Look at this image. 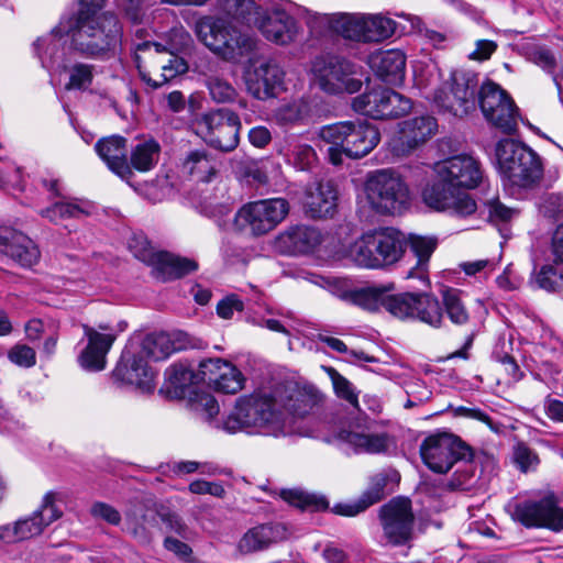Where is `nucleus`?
<instances>
[{
    "label": "nucleus",
    "instance_id": "f257e3e1",
    "mask_svg": "<svg viewBox=\"0 0 563 563\" xmlns=\"http://www.w3.org/2000/svg\"><path fill=\"white\" fill-rule=\"evenodd\" d=\"M483 178L479 163L470 155H456L434 165V178L426 186L422 198L427 206L456 217H467L477 203L465 189L478 186Z\"/></svg>",
    "mask_w": 563,
    "mask_h": 563
},
{
    "label": "nucleus",
    "instance_id": "f03ea898",
    "mask_svg": "<svg viewBox=\"0 0 563 563\" xmlns=\"http://www.w3.org/2000/svg\"><path fill=\"white\" fill-rule=\"evenodd\" d=\"M194 347L189 343L187 333L177 331L173 333L157 332L147 334L134 352L125 350L114 369V376L145 391L154 388L155 371L150 362L167 358L172 353Z\"/></svg>",
    "mask_w": 563,
    "mask_h": 563
},
{
    "label": "nucleus",
    "instance_id": "7ed1b4c3",
    "mask_svg": "<svg viewBox=\"0 0 563 563\" xmlns=\"http://www.w3.org/2000/svg\"><path fill=\"white\" fill-rule=\"evenodd\" d=\"M217 428L228 433L256 431L273 437L289 432L280 401L266 393L239 398L232 411L217 423Z\"/></svg>",
    "mask_w": 563,
    "mask_h": 563
},
{
    "label": "nucleus",
    "instance_id": "20e7f679",
    "mask_svg": "<svg viewBox=\"0 0 563 563\" xmlns=\"http://www.w3.org/2000/svg\"><path fill=\"white\" fill-rule=\"evenodd\" d=\"M71 48L92 58L115 53L122 41V26L113 13L79 10L74 27H70Z\"/></svg>",
    "mask_w": 563,
    "mask_h": 563
},
{
    "label": "nucleus",
    "instance_id": "39448f33",
    "mask_svg": "<svg viewBox=\"0 0 563 563\" xmlns=\"http://www.w3.org/2000/svg\"><path fill=\"white\" fill-rule=\"evenodd\" d=\"M198 40L219 58L240 63L256 48V38L250 32L238 29L231 21L207 15L200 18L195 25Z\"/></svg>",
    "mask_w": 563,
    "mask_h": 563
},
{
    "label": "nucleus",
    "instance_id": "423d86ee",
    "mask_svg": "<svg viewBox=\"0 0 563 563\" xmlns=\"http://www.w3.org/2000/svg\"><path fill=\"white\" fill-rule=\"evenodd\" d=\"M318 135L331 145L328 155L333 165H340L343 155L353 159L366 156L380 141L378 129L366 121H342L324 125Z\"/></svg>",
    "mask_w": 563,
    "mask_h": 563
},
{
    "label": "nucleus",
    "instance_id": "0eeeda50",
    "mask_svg": "<svg viewBox=\"0 0 563 563\" xmlns=\"http://www.w3.org/2000/svg\"><path fill=\"white\" fill-rule=\"evenodd\" d=\"M135 62L141 79L154 89L188 70L184 58L155 42L135 44Z\"/></svg>",
    "mask_w": 563,
    "mask_h": 563
},
{
    "label": "nucleus",
    "instance_id": "6e6552de",
    "mask_svg": "<svg viewBox=\"0 0 563 563\" xmlns=\"http://www.w3.org/2000/svg\"><path fill=\"white\" fill-rule=\"evenodd\" d=\"M365 191L372 208L380 213L399 212L410 200V190L406 180L391 168L369 173Z\"/></svg>",
    "mask_w": 563,
    "mask_h": 563
},
{
    "label": "nucleus",
    "instance_id": "1a4fd4ad",
    "mask_svg": "<svg viewBox=\"0 0 563 563\" xmlns=\"http://www.w3.org/2000/svg\"><path fill=\"white\" fill-rule=\"evenodd\" d=\"M289 213V203L284 198H269L242 206L235 213L236 231L252 236H262L273 231Z\"/></svg>",
    "mask_w": 563,
    "mask_h": 563
},
{
    "label": "nucleus",
    "instance_id": "9d476101",
    "mask_svg": "<svg viewBox=\"0 0 563 563\" xmlns=\"http://www.w3.org/2000/svg\"><path fill=\"white\" fill-rule=\"evenodd\" d=\"M319 88L329 95L355 93L362 87L358 67L340 56H322L312 64Z\"/></svg>",
    "mask_w": 563,
    "mask_h": 563
},
{
    "label": "nucleus",
    "instance_id": "9b49d317",
    "mask_svg": "<svg viewBox=\"0 0 563 563\" xmlns=\"http://www.w3.org/2000/svg\"><path fill=\"white\" fill-rule=\"evenodd\" d=\"M479 88L477 74L455 71L451 81L434 92L433 102L443 112L463 117L476 109Z\"/></svg>",
    "mask_w": 563,
    "mask_h": 563
},
{
    "label": "nucleus",
    "instance_id": "f8f14e48",
    "mask_svg": "<svg viewBox=\"0 0 563 563\" xmlns=\"http://www.w3.org/2000/svg\"><path fill=\"white\" fill-rule=\"evenodd\" d=\"M241 128L240 117L227 108L206 112L196 120L197 133L208 145L222 152L238 147Z\"/></svg>",
    "mask_w": 563,
    "mask_h": 563
},
{
    "label": "nucleus",
    "instance_id": "ddd939ff",
    "mask_svg": "<svg viewBox=\"0 0 563 563\" xmlns=\"http://www.w3.org/2000/svg\"><path fill=\"white\" fill-rule=\"evenodd\" d=\"M389 313L400 320H418L439 329L444 322L441 301L426 292H402L389 300Z\"/></svg>",
    "mask_w": 563,
    "mask_h": 563
},
{
    "label": "nucleus",
    "instance_id": "4468645a",
    "mask_svg": "<svg viewBox=\"0 0 563 563\" xmlns=\"http://www.w3.org/2000/svg\"><path fill=\"white\" fill-rule=\"evenodd\" d=\"M353 109L375 120L401 117L412 107L411 100L384 87L366 91L353 100Z\"/></svg>",
    "mask_w": 563,
    "mask_h": 563
},
{
    "label": "nucleus",
    "instance_id": "2eb2a0df",
    "mask_svg": "<svg viewBox=\"0 0 563 563\" xmlns=\"http://www.w3.org/2000/svg\"><path fill=\"white\" fill-rule=\"evenodd\" d=\"M422 460L430 470L444 474L468 453V446L452 433H438L428 437L421 444Z\"/></svg>",
    "mask_w": 563,
    "mask_h": 563
},
{
    "label": "nucleus",
    "instance_id": "dca6fc26",
    "mask_svg": "<svg viewBox=\"0 0 563 563\" xmlns=\"http://www.w3.org/2000/svg\"><path fill=\"white\" fill-rule=\"evenodd\" d=\"M383 533L388 543L402 545L411 540L415 517L411 501L405 497H395L379 509Z\"/></svg>",
    "mask_w": 563,
    "mask_h": 563
},
{
    "label": "nucleus",
    "instance_id": "f3484780",
    "mask_svg": "<svg viewBox=\"0 0 563 563\" xmlns=\"http://www.w3.org/2000/svg\"><path fill=\"white\" fill-rule=\"evenodd\" d=\"M510 514L516 521L527 528H549L554 531L563 529V508L558 507V501L552 495L538 501L516 503Z\"/></svg>",
    "mask_w": 563,
    "mask_h": 563
},
{
    "label": "nucleus",
    "instance_id": "a211bd4d",
    "mask_svg": "<svg viewBox=\"0 0 563 563\" xmlns=\"http://www.w3.org/2000/svg\"><path fill=\"white\" fill-rule=\"evenodd\" d=\"M134 254L139 260L151 265L153 276L162 282L180 278L198 268L194 260L167 252H153L146 241L140 251H134Z\"/></svg>",
    "mask_w": 563,
    "mask_h": 563
},
{
    "label": "nucleus",
    "instance_id": "6ab92c4d",
    "mask_svg": "<svg viewBox=\"0 0 563 563\" xmlns=\"http://www.w3.org/2000/svg\"><path fill=\"white\" fill-rule=\"evenodd\" d=\"M284 77L285 71L280 65L274 59H268L246 71L244 79L249 93L255 99L267 100L276 97L283 89Z\"/></svg>",
    "mask_w": 563,
    "mask_h": 563
},
{
    "label": "nucleus",
    "instance_id": "aec40b11",
    "mask_svg": "<svg viewBox=\"0 0 563 563\" xmlns=\"http://www.w3.org/2000/svg\"><path fill=\"white\" fill-rule=\"evenodd\" d=\"M397 135L391 140V151L404 156L430 139L437 131L438 124L433 117H416L398 124Z\"/></svg>",
    "mask_w": 563,
    "mask_h": 563
},
{
    "label": "nucleus",
    "instance_id": "412c9836",
    "mask_svg": "<svg viewBox=\"0 0 563 563\" xmlns=\"http://www.w3.org/2000/svg\"><path fill=\"white\" fill-rule=\"evenodd\" d=\"M57 498V493H46L37 510L29 518L18 520L13 526H9L13 543L41 534L47 526L60 518L62 511L55 506Z\"/></svg>",
    "mask_w": 563,
    "mask_h": 563
},
{
    "label": "nucleus",
    "instance_id": "4be33fe9",
    "mask_svg": "<svg viewBox=\"0 0 563 563\" xmlns=\"http://www.w3.org/2000/svg\"><path fill=\"white\" fill-rule=\"evenodd\" d=\"M82 330L88 343L79 355V363L88 371H102L106 367V356L115 341V335L108 332L109 325L102 323L98 325V329L82 324Z\"/></svg>",
    "mask_w": 563,
    "mask_h": 563
},
{
    "label": "nucleus",
    "instance_id": "5701e85b",
    "mask_svg": "<svg viewBox=\"0 0 563 563\" xmlns=\"http://www.w3.org/2000/svg\"><path fill=\"white\" fill-rule=\"evenodd\" d=\"M0 256H7L22 267H32L40 261V250L24 233L11 227H0Z\"/></svg>",
    "mask_w": 563,
    "mask_h": 563
},
{
    "label": "nucleus",
    "instance_id": "b1692460",
    "mask_svg": "<svg viewBox=\"0 0 563 563\" xmlns=\"http://www.w3.org/2000/svg\"><path fill=\"white\" fill-rule=\"evenodd\" d=\"M252 25L256 26L268 41L279 45L294 42L298 34L295 19L282 9H274L271 12L260 10L258 20Z\"/></svg>",
    "mask_w": 563,
    "mask_h": 563
},
{
    "label": "nucleus",
    "instance_id": "393cba45",
    "mask_svg": "<svg viewBox=\"0 0 563 563\" xmlns=\"http://www.w3.org/2000/svg\"><path fill=\"white\" fill-rule=\"evenodd\" d=\"M288 538L287 528L282 523H262L250 528L239 540L236 550L243 554H253L269 549Z\"/></svg>",
    "mask_w": 563,
    "mask_h": 563
},
{
    "label": "nucleus",
    "instance_id": "a878e982",
    "mask_svg": "<svg viewBox=\"0 0 563 563\" xmlns=\"http://www.w3.org/2000/svg\"><path fill=\"white\" fill-rule=\"evenodd\" d=\"M305 213L313 219L332 217L338 206V190L331 181H318L307 187L302 199Z\"/></svg>",
    "mask_w": 563,
    "mask_h": 563
},
{
    "label": "nucleus",
    "instance_id": "bb28decb",
    "mask_svg": "<svg viewBox=\"0 0 563 563\" xmlns=\"http://www.w3.org/2000/svg\"><path fill=\"white\" fill-rule=\"evenodd\" d=\"M95 150L109 169L121 179L128 180L133 172L128 162L126 140L119 135H112L99 140Z\"/></svg>",
    "mask_w": 563,
    "mask_h": 563
},
{
    "label": "nucleus",
    "instance_id": "cd10ccee",
    "mask_svg": "<svg viewBox=\"0 0 563 563\" xmlns=\"http://www.w3.org/2000/svg\"><path fill=\"white\" fill-rule=\"evenodd\" d=\"M373 71L385 82L401 84L406 71V55L400 49L378 51L369 56Z\"/></svg>",
    "mask_w": 563,
    "mask_h": 563
},
{
    "label": "nucleus",
    "instance_id": "c85d7f7f",
    "mask_svg": "<svg viewBox=\"0 0 563 563\" xmlns=\"http://www.w3.org/2000/svg\"><path fill=\"white\" fill-rule=\"evenodd\" d=\"M376 247L377 256H368V263L384 268L397 263L405 253V236L395 230L377 231V239L369 243Z\"/></svg>",
    "mask_w": 563,
    "mask_h": 563
},
{
    "label": "nucleus",
    "instance_id": "c756f323",
    "mask_svg": "<svg viewBox=\"0 0 563 563\" xmlns=\"http://www.w3.org/2000/svg\"><path fill=\"white\" fill-rule=\"evenodd\" d=\"M277 243L286 253L307 254L321 243V234L316 228L298 224L280 233Z\"/></svg>",
    "mask_w": 563,
    "mask_h": 563
},
{
    "label": "nucleus",
    "instance_id": "7c9ffc66",
    "mask_svg": "<svg viewBox=\"0 0 563 563\" xmlns=\"http://www.w3.org/2000/svg\"><path fill=\"white\" fill-rule=\"evenodd\" d=\"M518 166L503 177L512 186L520 188H532L537 186L543 177V165L541 157L531 148L529 153H521Z\"/></svg>",
    "mask_w": 563,
    "mask_h": 563
},
{
    "label": "nucleus",
    "instance_id": "2f4dec72",
    "mask_svg": "<svg viewBox=\"0 0 563 563\" xmlns=\"http://www.w3.org/2000/svg\"><path fill=\"white\" fill-rule=\"evenodd\" d=\"M409 245L417 257L416 265L411 267L406 278H417L421 282H428V264L432 253L438 246V239L431 235H419L410 233L405 238V246Z\"/></svg>",
    "mask_w": 563,
    "mask_h": 563
},
{
    "label": "nucleus",
    "instance_id": "473e14b6",
    "mask_svg": "<svg viewBox=\"0 0 563 563\" xmlns=\"http://www.w3.org/2000/svg\"><path fill=\"white\" fill-rule=\"evenodd\" d=\"M64 43V34L60 27L53 29L48 34L38 37L34 42V52L45 69L53 71L62 69Z\"/></svg>",
    "mask_w": 563,
    "mask_h": 563
},
{
    "label": "nucleus",
    "instance_id": "72a5a7b5",
    "mask_svg": "<svg viewBox=\"0 0 563 563\" xmlns=\"http://www.w3.org/2000/svg\"><path fill=\"white\" fill-rule=\"evenodd\" d=\"M338 438L356 453L379 454L386 452L390 446V439L386 433L342 430Z\"/></svg>",
    "mask_w": 563,
    "mask_h": 563
},
{
    "label": "nucleus",
    "instance_id": "f704fd0d",
    "mask_svg": "<svg viewBox=\"0 0 563 563\" xmlns=\"http://www.w3.org/2000/svg\"><path fill=\"white\" fill-rule=\"evenodd\" d=\"M386 484L387 478L384 475H376L373 477L371 486L356 501L338 504L333 507V512L341 516L354 517L365 511L368 507L384 498Z\"/></svg>",
    "mask_w": 563,
    "mask_h": 563
},
{
    "label": "nucleus",
    "instance_id": "c9c22d12",
    "mask_svg": "<svg viewBox=\"0 0 563 563\" xmlns=\"http://www.w3.org/2000/svg\"><path fill=\"white\" fill-rule=\"evenodd\" d=\"M393 285L366 286L351 290L347 294L349 300L364 310L377 311L384 307L389 312L388 302L397 295H390Z\"/></svg>",
    "mask_w": 563,
    "mask_h": 563
},
{
    "label": "nucleus",
    "instance_id": "e433bc0d",
    "mask_svg": "<svg viewBox=\"0 0 563 563\" xmlns=\"http://www.w3.org/2000/svg\"><path fill=\"white\" fill-rule=\"evenodd\" d=\"M321 394L313 387H296L290 390L285 400H279L282 408L296 417L310 413L321 401Z\"/></svg>",
    "mask_w": 563,
    "mask_h": 563
},
{
    "label": "nucleus",
    "instance_id": "4c0bfd02",
    "mask_svg": "<svg viewBox=\"0 0 563 563\" xmlns=\"http://www.w3.org/2000/svg\"><path fill=\"white\" fill-rule=\"evenodd\" d=\"M40 216L52 223H58L67 219H80L91 213V206L88 202L76 199H60L53 202L49 207L41 209Z\"/></svg>",
    "mask_w": 563,
    "mask_h": 563
},
{
    "label": "nucleus",
    "instance_id": "58836bf2",
    "mask_svg": "<svg viewBox=\"0 0 563 563\" xmlns=\"http://www.w3.org/2000/svg\"><path fill=\"white\" fill-rule=\"evenodd\" d=\"M183 172L197 181L207 183L217 172V162L205 150H195L187 154Z\"/></svg>",
    "mask_w": 563,
    "mask_h": 563
},
{
    "label": "nucleus",
    "instance_id": "ea45409f",
    "mask_svg": "<svg viewBox=\"0 0 563 563\" xmlns=\"http://www.w3.org/2000/svg\"><path fill=\"white\" fill-rule=\"evenodd\" d=\"M531 148L526 144L512 139L500 140L495 147V156L501 176L518 166L521 153H529Z\"/></svg>",
    "mask_w": 563,
    "mask_h": 563
},
{
    "label": "nucleus",
    "instance_id": "a19ab883",
    "mask_svg": "<svg viewBox=\"0 0 563 563\" xmlns=\"http://www.w3.org/2000/svg\"><path fill=\"white\" fill-rule=\"evenodd\" d=\"M361 42H380L393 36L396 30V22L390 18L374 14H363Z\"/></svg>",
    "mask_w": 563,
    "mask_h": 563
},
{
    "label": "nucleus",
    "instance_id": "79ce46f5",
    "mask_svg": "<svg viewBox=\"0 0 563 563\" xmlns=\"http://www.w3.org/2000/svg\"><path fill=\"white\" fill-rule=\"evenodd\" d=\"M376 239L377 231L364 233L344 250V256L360 267L377 269V265L367 260L368 256H377L376 247L368 246Z\"/></svg>",
    "mask_w": 563,
    "mask_h": 563
},
{
    "label": "nucleus",
    "instance_id": "37998d69",
    "mask_svg": "<svg viewBox=\"0 0 563 563\" xmlns=\"http://www.w3.org/2000/svg\"><path fill=\"white\" fill-rule=\"evenodd\" d=\"M161 146L154 139L141 140L131 151V165L139 172L151 170L158 162Z\"/></svg>",
    "mask_w": 563,
    "mask_h": 563
},
{
    "label": "nucleus",
    "instance_id": "c03bdc74",
    "mask_svg": "<svg viewBox=\"0 0 563 563\" xmlns=\"http://www.w3.org/2000/svg\"><path fill=\"white\" fill-rule=\"evenodd\" d=\"M441 305L442 312L445 311L449 320L453 324L465 325L470 322L471 316L460 290L454 288L444 289L442 291Z\"/></svg>",
    "mask_w": 563,
    "mask_h": 563
},
{
    "label": "nucleus",
    "instance_id": "a18cd8bd",
    "mask_svg": "<svg viewBox=\"0 0 563 563\" xmlns=\"http://www.w3.org/2000/svg\"><path fill=\"white\" fill-rule=\"evenodd\" d=\"M211 100L216 103H232L238 100L241 108L246 107L245 99H239V92L233 85L219 76H211L206 80Z\"/></svg>",
    "mask_w": 563,
    "mask_h": 563
},
{
    "label": "nucleus",
    "instance_id": "49530a36",
    "mask_svg": "<svg viewBox=\"0 0 563 563\" xmlns=\"http://www.w3.org/2000/svg\"><path fill=\"white\" fill-rule=\"evenodd\" d=\"M483 114L493 126L506 134H511L517 130L518 110L512 99L504 102L498 108H494L492 113Z\"/></svg>",
    "mask_w": 563,
    "mask_h": 563
},
{
    "label": "nucleus",
    "instance_id": "de8ad7c7",
    "mask_svg": "<svg viewBox=\"0 0 563 563\" xmlns=\"http://www.w3.org/2000/svg\"><path fill=\"white\" fill-rule=\"evenodd\" d=\"M220 9L228 15L241 20L247 25L258 20L260 7L253 0H218Z\"/></svg>",
    "mask_w": 563,
    "mask_h": 563
},
{
    "label": "nucleus",
    "instance_id": "09e8293b",
    "mask_svg": "<svg viewBox=\"0 0 563 563\" xmlns=\"http://www.w3.org/2000/svg\"><path fill=\"white\" fill-rule=\"evenodd\" d=\"M284 154L289 157V161L299 170H310L318 162L316 151L312 146L299 143L294 139L287 140V147Z\"/></svg>",
    "mask_w": 563,
    "mask_h": 563
},
{
    "label": "nucleus",
    "instance_id": "8fccbe9b",
    "mask_svg": "<svg viewBox=\"0 0 563 563\" xmlns=\"http://www.w3.org/2000/svg\"><path fill=\"white\" fill-rule=\"evenodd\" d=\"M93 70V65L75 63L68 67L63 64L58 73L65 71L68 75V81L65 84L66 90H86L92 84Z\"/></svg>",
    "mask_w": 563,
    "mask_h": 563
},
{
    "label": "nucleus",
    "instance_id": "3c124183",
    "mask_svg": "<svg viewBox=\"0 0 563 563\" xmlns=\"http://www.w3.org/2000/svg\"><path fill=\"white\" fill-rule=\"evenodd\" d=\"M510 99V96L497 84L487 80L479 88L477 103L483 113H492L494 108H498Z\"/></svg>",
    "mask_w": 563,
    "mask_h": 563
},
{
    "label": "nucleus",
    "instance_id": "603ef678",
    "mask_svg": "<svg viewBox=\"0 0 563 563\" xmlns=\"http://www.w3.org/2000/svg\"><path fill=\"white\" fill-rule=\"evenodd\" d=\"M333 33H336L344 38L361 42L363 14L352 13H336L334 20Z\"/></svg>",
    "mask_w": 563,
    "mask_h": 563
},
{
    "label": "nucleus",
    "instance_id": "864d4df0",
    "mask_svg": "<svg viewBox=\"0 0 563 563\" xmlns=\"http://www.w3.org/2000/svg\"><path fill=\"white\" fill-rule=\"evenodd\" d=\"M296 13L306 19L307 25L309 26L312 33L317 35H323L327 34L328 32H333L336 13L321 14L300 5H297Z\"/></svg>",
    "mask_w": 563,
    "mask_h": 563
},
{
    "label": "nucleus",
    "instance_id": "5fc2aeb1",
    "mask_svg": "<svg viewBox=\"0 0 563 563\" xmlns=\"http://www.w3.org/2000/svg\"><path fill=\"white\" fill-rule=\"evenodd\" d=\"M244 377L232 364L223 366V372L218 377L214 388L224 394H235L243 388Z\"/></svg>",
    "mask_w": 563,
    "mask_h": 563
},
{
    "label": "nucleus",
    "instance_id": "6e6d98bb",
    "mask_svg": "<svg viewBox=\"0 0 563 563\" xmlns=\"http://www.w3.org/2000/svg\"><path fill=\"white\" fill-rule=\"evenodd\" d=\"M280 497L288 504L299 508H305L310 505L316 506L317 509L328 507V501L324 497H317L316 495L308 494L297 488L283 489L280 492Z\"/></svg>",
    "mask_w": 563,
    "mask_h": 563
},
{
    "label": "nucleus",
    "instance_id": "4d7b16f0",
    "mask_svg": "<svg viewBox=\"0 0 563 563\" xmlns=\"http://www.w3.org/2000/svg\"><path fill=\"white\" fill-rule=\"evenodd\" d=\"M165 377L170 387L181 389L190 384H196L197 373H194L185 364H173L165 371Z\"/></svg>",
    "mask_w": 563,
    "mask_h": 563
},
{
    "label": "nucleus",
    "instance_id": "13d9d810",
    "mask_svg": "<svg viewBox=\"0 0 563 563\" xmlns=\"http://www.w3.org/2000/svg\"><path fill=\"white\" fill-rule=\"evenodd\" d=\"M329 376L332 380L334 391L338 397L347 401L351 406L358 407V395L354 386L344 376H342L334 368L328 369Z\"/></svg>",
    "mask_w": 563,
    "mask_h": 563
},
{
    "label": "nucleus",
    "instance_id": "bf43d9fd",
    "mask_svg": "<svg viewBox=\"0 0 563 563\" xmlns=\"http://www.w3.org/2000/svg\"><path fill=\"white\" fill-rule=\"evenodd\" d=\"M190 404L192 409L208 421L214 419L220 411L217 399L209 393H195Z\"/></svg>",
    "mask_w": 563,
    "mask_h": 563
},
{
    "label": "nucleus",
    "instance_id": "052dcab7",
    "mask_svg": "<svg viewBox=\"0 0 563 563\" xmlns=\"http://www.w3.org/2000/svg\"><path fill=\"white\" fill-rule=\"evenodd\" d=\"M225 365H230V362L219 357L201 361L197 372V382H203L210 386H214Z\"/></svg>",
    "mask_w": 563,
    "mask_h": 563
},
{
    "label": "nucleus",
    "instance_id": "680f3d73",
    "mask_svg": "<svg viewBox=\"0 0 563 563\" xmlns=\"http://www.w3.org/2000/svg\"><path fill=\"white\" fill-rule=\"evenodd\" d=\"M484 207L487 210L489 221L494 223H503L510 221L516 210L501 203L498 198L492 197L484 201Z\"/></svg>",
    "mask_w": 563,
    "mask_h": 563
},
{
    "label": "nucleus",
    "instance_id": "e2e57ef3",
    "mask_svg": "<svg viewBox=\"0 0 563 563\" xmlns=\"http://www.w3.org/2000/svg\"><path fill=\"white\" fill-rule=\"evenodd\" d=\"M563 274L552 264L543 265L536 277V283L542 289L554 291L560 287Z\"/></svg>",
    "mask_w": 563,
    "mask_h": 563
},
{
    "label": "nucleus",
    "instance_id": "0e129e2a",
    "mask_svg": "<svg viewBox=\"0 0 563 563\" xmlns=\"http://www.w3.org/2000/svg\"><path fill=\"white\" fill-rule=\"evenodd\" d=\"M9 360L21 367H32L36 363L35 351L25 344L14 345L8 353Z\"/></svg>",
    "mask_w": 563,
    "mask_h": 563
},
{
    "label": "nucleus",
    "instance_id": "69168bd1",
    "mask_svg": "<svg viewBox=\"0 0 563 563\" xmlns=\"http://www.w3.org/2000/svg\"><path fill=\"white\" fill-rule=\"evenodd\" d=\"M529 59L549 74H553L556 67V58L554 54L543 46L533 48L529 53Z\"/></svg>",
    "mask_w": 563,
    "mask_h": 563
},
{
    "label": "nucleus",
    "instance_id": "338daca9",
    "mask_svg": "<svg viewBox=\"0 0 563 563\" xmlns=\"http://www.w3.org/2000/svg\"><path fill=\"white\" fill-rule=\"evenodd\" d=\"M188 489L192 494L197 495H211L218 498H223L225 495L224 487L217 482H208L205 479H196L191 482L188 486Z\"/></svg>",
    "mask_w": 563,
    "mask_h": 563
},
{
    "label": "nucleus",
    "instance_id": "774afa93",
    "mask_svg": "<svg viewBox=\"0 0 563 563\" xmlns=\"http://www.w3.org/2000/svg\"><path fill=\"white\" fill-rule=\"evenodd\" d=\"M514 457L522 472H527L529 468L534 467L539 462L537 454L523 443H519L515 448Z\"/></svg>",
    "mask_w": 563,
    "mask_h": 563
}]
</instances>
